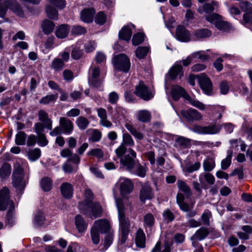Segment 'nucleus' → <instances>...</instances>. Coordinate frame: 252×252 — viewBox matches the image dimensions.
Listing matches in <instances>:
<instances>
[{
    "label": "nucleus",
    "instance_id": "f257e3e1",
    "mask_svg": "<svg viewBox=\"0 0 252 252\" xmlns=\"http://www.w3.org/2000/svg\"><path fill=\"white\" fill-rule=\"evenodd\" d=\"M85 200L78 204V208L80 211L86 216L95 218L100 217L102 214V208L97 202H93L94 194L92 190L87 189L85 190Z\"/></svg>",
    "mask_w": 252,
    "mask_h": 252
},
{
    "label": "nucleus",
    "instance_id": "f03ea898",
    "mask_svg": "<svg viewBox=\"0 0 252 252\" xmlns=\"http://www.w3.org/2000/svg\"><path fill=\"white\" fill-rule=\"evenodd\" d=\"M116 203L118 211V219L119 223V240L121 245L125 244L128 234L130 232V223L128 218L125 214V208L121 198L116 199Z\"/></svg>",
    "mask_w": 252,
    "mask_h": 252
},
{
    "label": "nucleus",
    "instance_id": "7ed1b4c3",
    "mask_svg": "<svg viewBox=\"0 0 252 252\" xmlns=\"http://www.w3.org/2000/svg\"><path fill=\"white\" fill-rule=\"evenodd\" d=\"M128 144L133 143H122L116 149L115 152L118 158H120V162L125 166L129 170L132 169L135 164L136 153L130 147L128 148Z\"/></svg>",
    "mask_w": 252,
    "mask_h": 252
},
{
    "label": "nucleus",
    "instance_id": "20e7f679",
    "mask_svg": "<svg viewBox=\"0 0 252 252\" xmlns=\"http://www.w3.org/2000/svg\"><path fill=\"white\" fill-rule=\"evenodd\" d=\"M8 205H9V208L7 214L6 224L8 225L9 227H11L14 222L13 210L14 206L12 201L10 200L8 189L7 187H3L0 190V211L5 210Z\"/></svg>",
    "mask_w": 252,
    "mask_h": 252
},
{
    "label": "nucleus",
    "instance_id": "39448f33",
    "mask_svg": "<svg viewBox=\"0 0 252 252\" xmlns=\"http://www.w3.org/2000/svg\"><path fill=\"white\" fill-rule=\"evenodd\" d=\"M0 3V17H3L6 15L8 8L16 15L21 17H24V10L16 0H1Z\"/></svg>",
    "mask_w": 252,
    "mask_h": 252
},
{
    "label": "nucleus",
    "instance_id": "423d86ee",
    "mask_svg": "<svg viewBox=\"0 0 252 252\" xmlns=\"http://www.w3.org/2000/svg\"><path fill=\"white\" fill-rule=\"evenodd\" d=\"M24 173L23 168L18 163L14 165V169L12 175V184L18 191L23 190L26 186L24 180Z\"/></svg>",
    "mask_w": 252,
    "mask_h": 252
},
{
    "label": "nucleus",
    "instance_id": "0eeeda50",
    "mask_svg": "<svg viewBox=\"0 0 252 252\" xmlns=\"http://www.w3.org/2000/svg\"><path fill=\"white\" fill-rule=\"evenodd\" d=\"M113 64L115 69L126 73L129 71L130 67L129 59L124 54L116 56L113 60Z\"/></svg>",
    "mask_w": 252,
    "mask_h": 252
},
{
    "label": "nucleus",
    "instance_id": "6e6552de",
    "mask_svg": "<svg viewBox=\"0 0 252 252\" xmlns=\"http://www.w3.org/2000/svg\"><path fill=\"white\" fill-rule=\"evenodd\" d=\"M134 93L137 96L145 101L152 99L154 96V93L145 84L143 81H139L138 85L135 86Z\"/></svg>",
    "mask_w": 252,
    "mask_h": 252
},
{
    "label": "nucleus",
    "instance_id": "1a4fd4ad",
    "mask_svg": "<svg viewBox=\"0 0 252 252\" xmlns=\"http://www.w3.org/2000/svg\"><path fill=\"white\" fill-rule=\"evenodd\" d=\"M100 74V70L98 67L95 66L90 68L88 77V83L90 86L95 88L101 86L103 81L99 77Z\"/></svg>",
    "mask_w": 252,
    "mask_h": 252
},
{
    "label": "nucleus",
    "instance_id": "9d476101",
    "mask_svg": "<svg viewBox=\"0 0 252 252\" xmlns=\"http://www.w3.org/2000/svg\"><path fill=\"white\" fill-rule=\"evenodd\" d=\"M45 128V126L40 122H37L34 125V131L37 136L31 135L27 142H48L43 131Z\"/></svg>",
    "mask_w": 252,
    "mask_h": 252
},
{
    "label": "nucleus",
    "instance_id": "9b49d317",
    "mask_svg": "<svg viewBox=\"0 0 252 252\" xmlns=\"http://www.w3.org/2000/svg\"><path fill=\"white\" fill-rule=\"evenodd\" d=\"M196 77L203 92L210 95L212 91V83L209 78L205 73L197 75Z\"/></svg>",
    "mask_w": 252,
    "mask_h": 252
},
{
    "label": "nucleus",
    "instance_id": "f8f14e48",
    "mask_svg": "<svg viewBox=\"0 0 252 252\" xmlns=\"http://www.w3.org/2000/svg\"><path fill=\"white\" fill-rule=\"evenodd\" d=\"M92 228L101 234L112 230L110 222L106 219H99L95 221Z\"/></svg>",
    "mask_w": 252,
    "mask_h": 252
},
{
    "label": "nucleus",
    "instance_id": "ddd939ff",
    "mask_svg": "<svg viewBox=\"0 0 252 252\" xmlns=\"http://www.w3.org/2000/svg\"><path fill=\"white\" fill-rule=\"evenodd\" d=\"M221 128V126L219 125H212L207 126H195L193 127L194 132L201 134H213L219 133Z\"/></svg>",
    "mask_w": 252,
    "mask_h": 252
},
{
    "label": "nucleus",
    "instance_id": "4468645a",
    "mask_svg": "<svg viewBox=\"0 0 252 252\" xmlns=\"http://www.w3.org/2000/svg\"><path fill=\"white\" fill-rule=\"evenodd\" d=\"M181 114L189 123L199 121L202 118V116L198 111L192 108L183 110L181 111Z\"/></svg>",
    "mask_w": 252,
    "mask_h": 252
},
{
    "label": "nucleus",
    "instance_id": "2eb2a0df",
    "mask_svg": "<svg viewBox=\"0 0 252 252\" xmlns=\"http://www.w3.org/2000/svg\"><path fill=\"white\" fill-rule=\"evenodd\" d=\"M140 201L144 203L146 200L151 199L154 196L153 191L148 184H145L142 186L140 191Z\"/></svg>",
    "mask_w": 252,
    "mask_h": 252
},
{
    "label": "nucleus",
    "instance_id": "dca6fc26",
    "mask_svg": "<svg viewBox=\"0 0 252 252\" xmlns=\"http://www.w3.org/2000/svg\"><path fill=\"white\" fill-rule=\"evenodd\" d=\"M176 35L178 40L182 42H188L190 40V32L184 26H178L176 30Z\"/></svg>",
    "mask_w": 252,
    "mask_h": 252
},
{
    "label": "nucleus",
    "instance_id": "f3484780",
    "mask_svg": "<svg viewBox=\"0 0 252 252\" xmlns=\"http://www.w3.org/2000/svg\"><path fill=\"white\" fill-rule=\"evenodd\" d=\"M120 191L122 195L130 193L133 190V185L130 180L126 178H120Z\"/></svg>",
    "mask_w": 252,
    "mask_h": 252
},
{
    "label": "nucleus",
    "instance_id": "a211bd4d",
    "mask_svg": "<svg viewBox=\"0 0 252 252\" xmlns=\"http://www.w3.org/2000/svg\"><path fill=\"white\" fill-rule=\"evenodd\" d=\"M38 120L45 126V128L51 130L52 129V120L49 118L48 114L44 110L38 112Z\"/></svg>",
    "mask_w": 252,
    "mask_h": 252
},
{
    "label": "nucleus",
    "instance_id": "6ab92c4d",
    "mask_svg": "<svg viewBox=\"0 0 252 252\" xmlns=\"http://www.w3.org/2000/svg\"><path fill=\"white\" fill-rule=\"evenodd\" d=\"M60 127L63 132L69 134L73 129V124L69 119L65 117H61L59 121Z\"/></svg>",
    "mask_w": 252,
    "mask_h": 252
},
{
    "label": "nucleus",
    "instance_id": "aec40b11",
    "mask_svg": "<svg viewBox=\"0 0 252 252\" xmlns=\"http://www.w3.org/2000/svg\"><path fill=\"white\" fill-rule=\"evenodd\" d=\"M60 190L62 195L66 199H70L73 195V188L69 183H63L60 187Z\"/></svg>",
    "mask_w": 252,
    "mask_h": 252
},
{
    "label": "nucleus",
    "instance_id": "412c9836",
    "mask_svg": "<svg viewBox=\"0 0 252 252\" xmlns=\"http://www.w3.org/2000/svg\"><path fill=\"white\" fill-rule=\"evenodd\" d=\"M131 27L134 28V25L132 24H128L127 26L124 27L119 32V36L121 39L129 41L131 35L132 31Z\"/></svg>",
    "mask_w": 252,
    "mask_h": 252
},
{
    "label": "nucleus",
    "instance_id": "4be33fe9",
    "mask_svg": "<svg viewBox=\"0 0 252 252\" xmlns=\"http://www.w3.org/2000/svg\"><path fill=\"white\" fill-rule=\"evenodd\" d=\"M171 95L174 100L177 101L182 96L185 98L186 95H189L185 90L179 86H174L171 90Z\"/></svg>",
    "mask_w": 252,
    "mask_h": 252
},
{
    "label": "nucleus",
    "instance_id": "5701e85b",
    "mask_svg": "<svg viewBox=\"0 0 252 252\" xmlns=\"http://www.w3.org/2000/svg\"><path fill=\"white\" fill-rule=\"evenodd\" d=\"M217 6V2L212 1L211 3H205L202 6H199L197 11L200 14H202L204 12L206 13H211L214 11L215 7Z\"/></svg>",
    "mask_w": 252,
    "mask_h": 252
},
{
    "label": "nucleus",
    "instance_id": "b1692460",
    "mask_svg": "<svg viewBox=\"0 0 252 252\" xmlns=\"http://www.w3.org/2000/svg\"><path fill=\"white\" fill-rule=\"evenodd\" d=\"M69 31V27L68 25L62 24L57 28L55 35L58 38H64L68 35Z\"/></svg>",
    "mask_w": 252,
    "mask_h": 252
},
{
    "label": "nucleus",
    "instance_id": "393cba45",
    "mask_svg": "<svg viewBox=\"0 0 252 252\" xmlns=\"http://www.w3.org/2000/svg\"><path fill=\"white\" fill-rule=\"evenodd\" d=\"M192 34L196 39H201L210 37L212 32L207 29H200L195 30Z\"/></svg>",
    "mask_w": 252,
    "mask_h": 252
},
{
    "label": "nucleus",
    "instance_id": "a878e982",
    "mask_svg": "<svg viewBox=\"0 0 252 252\" xmlns=\"http://www.w3.org/2000/svg\"><path fill=\"white\" fill-rule=\"evenodd\" d=\"M94 12V10L93 8H87L84 9L82 11L81 14L82 20L86 23L92 22Z\"/></svg>",
    "mask_w": 252,
    "mask_h": 252
},
{
    "label": "nucleus",
    "instance_id": "bb28decb",
    "mask_svg": "<svg viewBox=\"0 0 252 252\" xmlns=\"http://www.w3.org/2000/svg\"><path fill=\"white\" fill-rule=\"evenodd\" d=\"M161 242L158 241L152 249L151 252H171L172 244L169 242H164L162 250H161Z\"/></svg>",
    "mask_w": 252,
    "mask_h": 252
},
{
    "label": "nucleus",
    "instance_id": "cd10ccee",
    "mask_svg": "<svg viewBox=\"0 0 252 252\" xmlns=\"http://www.w3.org/2000/svg\"><path fill=\"white\" fill-rule=\"evenodd\" d=\"M75 225L79 233L84 232L87 228V223L82 218V217L78 215L75 217Z\"/></svg>",
    "mask_w": 252,
    "mask_h": 252
},
{
    "label": "nucleus",
    "instance_id": "c85d7f7f",
    "mask_svg": "<svg viewBox=\"0 0 252 252\" xmlns=\"http://www.w3.org/2000/svg\"><path fill=\"white\" fill-rule=\"evenodd\" d=\"M146 237L145 235L141 228H139L137 232L135 237L136 245L140 248H144L145 247Z\"/></svg>",
    "mask_w": 252,
    "mask_h": 252
},
{
    "label": "nucleus",
    "instance_id": "c756f323",
    "mask_svg": "<svg viewBox=\"0 0 252 252\" xmlns=\"http://www.w3.org/2000/svg\"><path fill=\"white\" fill-rule=\"evenodd\" d=\"M209 234V231L205 227H201L196 231L195 233L192 236L191 240H202L205 239Z\"/></svg>",
    "mask_w": 252,
    "mask_h": 252
},
{
    "label": "nucleus",
    "instance_id": "7c9ffc66",
    "mask_svg": "<svg viewBox=\"0 0 252 252\" xmlns=\"http://www.w3.org/2000/svg\"><path fill=\"white\" fill-rule=\"evenodd\" d=\"M55 27L54 23L49 20H45L42 22L41 28L45 34H49L53 31Z\"/></svg>",
    "mask_w": 252,
    "mask_h": 252
},
{
    "label": "nucleus",
    "instance_id": "2f4dec72",
    "mask_svg": "<svg viewBox=\"0 0 252 252\" xmlns=\"http://www.w3.org/2000/svg\"><path fill=\"white\" fill-rule=\"evenodd\" d=\"M11 167L8 163H4L0 168V178L2 180L5 179L10 175Z\"/></svg>",
    "mask_w": 252,
    "mask_h": 252
},
{
    "label": "nucleus",
    "instance_id": "473e14b6",
    "mask_svg": "<svg viewBox=\"0 0 252 252\" xmlns=\"http://www.w3.org/2000/svg\"><path fill=\"white\" fill-rule=\"evenodd\" d=\"M45 220L44 214L41 211H38L34 215L33 223L36 227H40L43 225Z\"/></svg>",
    "mask_w": 252,
    "mask_h": 252
},
{
    "label": "nucleus",
    "instance_id": "72a5a7b5",
    "mask_svg": "<svg viewBox=\"0 0 252 252\" xmlns=\"http://www.w3.org/2000/svg\"><path fill=\"white\" fill-rule=\"evenodd\" d=\"M177 184L180 190L184 192L187 196L189 197L192 195V192L189 187L184 181L181 180H178Z\"/></svg>",
    "mask_w": 252,
    "mask_h": 252
},
{
    "label": "nucleus",
    "instance_id": "f704fd0d",
    "mask_svg": "<svg viewBox=\"0 0 252 252\" xmlns=\"http://www.w3.org/2000/svg\"><path fill=\"white\" fill-rule=\"evenodd\" d=\"M144 226L146 229H151L155 224V218L151 213L146 214L143 218Z\"/></svg>",
    "mask_w": 252,
    "mask_h": 252
},
{
    "label": "nucleus",
    "instance_id": "c9c22d12",
    "mask_svg": "<svg viewBox=\"0 0 252 252\" xmlns=\"http://www.w3.org/2000/svg\"><path fill=\"white\" fill-rule=\"evenodd\" d=\"M182 66L180 64H175L169 71V74L172 79H175L179 75H183Z\"/></svg>",
    "mask_w": 252,
    "mask_h": 252
},
{
    "label": "nucleus",
    "instance_id": "e433bc0d",
    "mask_svg": "<svg viewBox=\"0 0 252 252\" xmlns=\"http://www.w3.org/2000/svg\"><path fill=\"white\" fill-rule=\"evenodd\" d=\"M204 179L210 185H213L215 181L214 176L212 174L208 172L203 173L200 175L199 180L201 184L203 183Z\"/></svg>",
    "mask_w": 252,
    "mask_h": 252
},
{
    "label": "nucleus",
    "instance_id": "4c0bfd02",
    "mask_svg": "<svg viewBox=\"0 0 252 252\" xmlns=\"http://www.w3.org/2000/svg\"><path fill=\"white\" fill-rule=\"evenodd\" d=\"M151 115L150 112L146 110H140L138 112L137 119L142 122L145 123L150 121Z\"/></svg>",
    "mask_w": 252,
    "mask_h": 252
},
{
    "label": "nucleus",
    "instance_id": "58836bf2",
    "mask_svg": "<svg viewBox=\"0 0 252 252\" xmlns=\"http://www.w3.org/2000/svg\"><path fill=\"white\" fill-rule=\"evenodd\" d=\"M64 66V63L63 61L60 58L54 59L51 63V68L56 71H60Z\"/></svg>",
    "mask_w": 252,
    "mask_h": 252
},
{
    "label": "nucleus",
    "instance_id": "ea45409f",
    "mask_svg": "<svg viewBox=\"0 0 252 252\" xmlns=\"http://www.w3.org/2000/svg\"><path fill=\"white\" fill-rule=\"evenodd\" d=\"M105 234L106 235L104 238V251L106 250L112 244L114 237V231L112 230Z\"/></svg>",
    "mask_w": 252,
    "mask_h": 252
},
{
    "label": "nucleus",
    "instance_id": "a19ab883",
    "mask_svg": "<svg viewBox=\"0 0 252 252\" xmlns=\"http://www.w3.org/2000/svg\"><path fill=\"white\" fill-rule=\"evenodd\" d=\"M150 49L148 47L139 46L135 51V55L139 59H144L146 57Z\"/></svg>",
    "mask_w": 252,
    "mask_h": 252
},
{
    "label": "nucleus",
    "instance_id": "79ce46f5",
    "mask_svg": "<svg viewBox=\"0 0 252 252\" xmlns=\"http://www.w3.org/2000/svg\"><path fill=\"white\" fill-rule=\"evenodd\" d=\"M40 186L43 191H50L52 188L51 179L49 177H45L42 179L40 181Z\"/></svg>",
    "mask_w": 252,
    "mask_h": 252
},
{
    "label": "nucleus",
    "instance_id": "37998d69",
    "mask_svg": "<svg viewBox=\"0 0 252 252\" xmlns=\"http://www.w3.org/2000/svg\"><path fill=\"white\" fill-rule=\"evenodd\" d=\"M215 27L220 31L225 32H228L231 29V26L227 22L224 21L220 19L219 21L216 23Z\"/></svg>",
    "mask_w": 252,
    "mask_h": 252
},
{
    "label": "nucleus",
    "instance_id": "c03bdc74",
    "mask_svg": "<svg viewBox=\"0 0 252 252\" xmlns=\"http://www.w3.org/2000/svg\"><path fill=\"white\" fill-rule=\"evenodd\" d=\"M76 124L80 129L84 130L88 126L89 121L84 117L80 116L76 119Z\"/></svg>",
    "mask_w": 252,
    "mask_h": 252
},
{
    "label": "nucleus",
    "instance_id": "a18cd8bd",
    "mask_svg": "<svg viewBox=\"0 0 252 252\" xmlns=\"http://www.w3.org/2000/svg\"><path fill=\"white\" fill-rule=\"evenodd\" d=\"M41 156V151L39 149L35 148L33 150H29L28 152V156L30 160L35 161Z\"/></svg>",
    "mask_w": 252,
    "mask_h": 252
},
{
    "label": "nucleus",
    "instance_id": "49530a36",
    "mask_svg": "<svg viewBox=\"0 0 252 252\" xmlns=\"http://www.w3.org/2000/svg\"><path fill=\"white\" fill-rule=\"evenodd\" d=\"M58 97V94L47 95L43 97L40 100L39 103L40 104L46 105L48 104L51 102H55L56 101Z\"/></svg>",
    "mask_w": 252,
    "mask_h": 252
},
{
    "label": "nucleus",
    "instance_id": "de8ad7c7",
    "mask_svg": "<svg viewBox=\"0 0 252 252\" xmlns=\"http://www.w3.org/2000/svg\"><path fill=\"white\" fill-rule=\"evenodd\" d=\"M232 156V151L229 150L226 158L223 159L221 162V168L222 170H226L230 165Z\"/></svg>",
    "mask_w": 252,
    "mask_h": 252
},
{
    "label": "nucleus",
    "instance_id": "09e8293b",
    "mask_svg": "<svg viewBox=\"0 0 252 252\" xmlns=\"http://www.w3.org/2000/svg\"><path fill=\"white\" fill-rule=\"evenodd\" d=\"M125 127L138 140H140L143 139V134L137 131L131 124L126 123L125 125Z\"/></svg>",
    "mask_w": 252,
    "mask_h": 252
},
{
    "label": "nucleus",
    "instance_id": "8fccbe9b",
    "mask_svg": "<svg viewBox=\"0 0 252 252\" xmlns=\"http://www.w3.org/2000/svg\"><path fill=\"white\" fill-rule=\"evenodd\" d=\"M240 8L248 15L252 14V4L249 1H244L240 3Z\"/></svg>",
    "mask_w": 252,
    "mask_h": 252
},
{
    "label": "nucleus",
    "instance_id": "3c124183",
    "mask_svg": "<svg viewBox=\"0 0 252 252\" xmlns=\"http://www.w3.org/2000/svg\"><path fill=\"white\" fill-rule=\"evenodd\" d=\"M185 99L188 100L192 105L200 110H204L205 108L204 104L197 100L191 98L189 95H186Z\"/></svg>",
    "mask_w": 252,
    "mask_h": 252
},
{
    "label": "nucleus",
    "instance_id": "603ef678",
    "mask_svg": "<svg viewBox=\"0 0 252 252\" xmlns=\"http://www.w3.org/2000/svg\"><path fill=\"white\" fill-rule=\"evenodd\" d=\"M46 12L48 17L52 19H58V13L56 9L51 5H48L46 7Z\"/></svg>",
    "mask_w": 252,
    "mask_h": 252
},
{
    "label": "nucleus",
    "instance_id": "864d4df0",
    "mask_svg": "<svg viewBox=\"0 0 252 252\" xmlns=\"http://www.w3.org/2000/svg\"><path fill=\"white\" fill-rule=\"evenodd\" d=\"M144 40V34L143 33L139 32L133 36L132 37V44L136 46L141 44Z\"/></svg>",
    "mask_w": 252,
    "mask_h": 252
},
{
    "label": "nucleus",
    "instance_id": "5fc2aeb1",
    "mask_svg": "<svg viewBox=\"0 0 252 252\" xmlns=\"http://www.w3.org/2000/svg\"><path fill=\"white\" fill-rule=\"evenodd\" d=\"M212 217V213L210 211L206 210L201 216V220L203 224L206 226L210 225V219Z\"/></svg>",
    "mask_w": 252,
    "mask_h": 252
},
{
    "label": "nucleus",
    "instance_id": "6e6d98bb",
    "mask_svg": "<svg viewBox=\"0 0 252 252\" xmlns=\"http://www.w3.org/2000/svg\"><path fill=\"white\" fill-rule=\"evenodd\" d=\"M106 21V16L103 12H99L96 15L94 19L95 22L98 25H103Z\"/></svg>",
    "mask_w": 252,
    "mask_h": 252
},
{
    "label": "nucleus",
    "instance_id": "4d7b16f0",
    "mask_svg": "<svg viewBox=\"0 0 252 252\" xmlns=\"http://www.w3.org/2000/svg\"><path fill=\"white\" fill-rule=\"evenodd\" d=\"M87 132L92 133L91 139L93 142H97L100 140L101 137V132L97 129H88Z\"/></svg>",
    "mask_w": 252,
    "mask_h": 252
},
{
    "label": "nucleus",
    "instance_id": "13d9d810",
    "mask_svg": "<svg viewBox=\"0 0 252 252\" xmlns=\"http://www.w3.org/2000/svg\"><path fill=\"white\" fill-rule=\"evenodd\" d=\"M205 18L207 21L216 26V23L221 19V16L218 14L214 13L211 15L206 16Z\"/></svg>",
    "mask_w": 252,
    "mask_h": 252
},
{
    "label": "nucleus",
    "instance_id": "bf43d9fd",
    "mask_svg": "<svg viewBox=\"0 0 252 252\" xmlns=\"http://www.w3.org/2000/svg\"><path fill=\"white\" fill-rule=\"evenodd\" d=\"M99 232L94 229L92 227L91 230V240L94 245H97L100 242Z\"/></svg>",
    "mask_w": 252,
    "mask_h": 252
},
{
    "label": "nucleus",
    "instance_id": "052dcab7",
    "mask_svg": "<svg viewBox=\"0 0 252 252\" xmlns=\"http://www.w3.org/2000/svg\"><path fill=\"white\" fill-rule=\"evenodd\" d=\"M83 55V51L78 47H74L72 49L71 56L75 60L80 59Z\"/></svg>",
    "mask_w": 252,
    "mask_h": 252
},
{
    "label": "nucleus",
    "instance_id": "680f3d73",
    "mask_svg": "<svg viewBox=\"0 0 252 252\" xmlns=\"http://www.w3.org/2000/svg\"><path fill=\"white\" fill-rule=\"evenodd\" d=\"M86 29L80 26H74L71 30V33L74 35H81L86 32Z\"/></svg>",
    "mask_w": 252,
    "mask_h": 252
},
{
    "label": "nucleus",
    "instance_id": "e2e57ef3",
    "mask_svg": "<svg viewBox=\"0 0 252 252\" xmlns=\"http://www.w3.org/2000/svg\"><path fill=\"white\" fill-rule=\"evenodd\" d=\"M215 163L211 160H205L203 162V168L205 171H211L215 167Z\"/></svg>",
    "mask_w": 252,
    "mask_h": 252
},
{
    "label": "nucleus",
    "instance_id": "0e129e2a",
    "mask_svg": "<svg viewBox=\"0 0 252 252\" xmlns=\"http://www.w3.org/2000/svg\"><path fill=\"white\" fill-rule=\"evenodd\" d=\"M220 92L221 94H227L229 89V83L226 80L222 81L220 84Z\"/></svg>",
    "mask_w": 252,
    "mask_h": 252
},
{
    "label": "nucleus",
    "instance_id": "69168bd1",
    "mask_svg": "<svg viewBox=\"0 0 252 252\" xmlns=\"http://www.w3.org/2000/svg\"><path fill=\"white\" fill-rule=\"evenodd\" d=\"M119 98V96L115 92H112L108 95V101L112 104H116L118 101Z\"/></svg>",
    "mask_w": 252,
    "mask_h": 252
},
{
    "label": "nucleus",
    "instance_id": "338daca9",
    "mask_svg": "<svg viewBox=\"0 0 252 252\" xmlns=\"http://www.w3.org/2000/svg\"><path fill=\"white\" fill-rule=\"evenodd\" d=\"M163 216L168 222H172L175 218L173 213L169 209H166L163 212Z\"/></svg>",
    "mask_w": 252,
    "mask_h": 252
},
{
    "label": "nucleus",
    "instance_id": "774afa93",
    "mask_svg": "<svg viewBox=\"0 0 252 252\" xmlns=\"http://www.w3.org/2000/svg\"><path fill=\"white\" fill-rule=\"evenodd\" d=\"M48 1L60 9H63L65 6V0H48Z\"/></svg>",
    "mask_w": 252,
    "mask_h": 252
}]
</instances>
